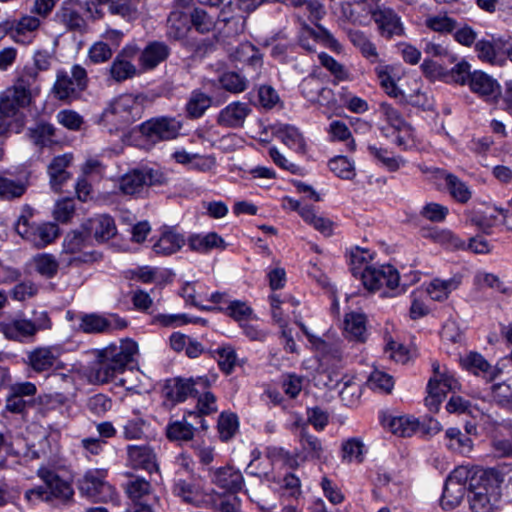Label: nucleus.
<instances>
[{
  "label": "nucleus",
  "instance_id": "nucleus-56",
  "mask_svg": "<svg viewBox=\"0 0 512 512\" xmlns=\"http://www.w3.org/2000/svg\"><path fill=\"white\" fill-rule=\"evenodd\" d=\"M211 105V99L204 93H193L186 105L187 113L192 118H198Z\"/></svg>",
  "mask_w": 512,
  "mask_h": 512
},
{
  "label": "nucleus",
  "instance_id": "nucleus-39",
  "mask_svg": "<svg viewBox=\"0 0 512 512\" xmlns=\"http://www.w3.org/2000/svg\"><path fill=\"white\" fill-rule=\"evenodd\" d=\"M28 137L34 145L43 148L52 145L55 128L49 123L39 122L35 126L28 128Z\"/></svg>",
  "mask_w": 512,
  "mask_h": 512
},
{
  "label": "nucleus",
  "instance_id": "nucleus-6",
  "mask_svg": "<svg viewBox=\"0 0 512 512\" xmlns=\"http://www.w3.org/2000/svg\"><path fill=\"white\" fill-rule=\"evenodd\" d=\"M51 327V321L46 311H34L32 318H15L3 324L2 331L7 339L23 341L32 338L39 330Z\"/></svg>",
  "mask_w": 512,
  "mask_h": 512
},
{
  "label": "nucleus",
  "instance_id": "nucleus-45",
  "mask_svg": "<svg viewBox=\"0 0 512 512\" xmlns=\"http://www.w3.org/2000/svg\"><path fill=\"white\" fill-rule=\"evenodd\" d=\"M60 21L70 30L83 31L86 26L84 18L71 3H65L58 14Z\"/></svg>",
  "mask_w": 512,
  "mask_h": 512
},
{
  "label": "nucleus",
  "instance_id": "nucleus-46",
  "mask_svg": "<svg viewBox=\"0 0 512 512\" xmlns=\"http://www.w3.org/2000/svg\"><path fill=\"white\" fill-rule=\"evenodd\" d=\"M79 329L84 333L98 334L109 332L107 317L98 314H85L81 317Z\"/></svg>",
  "mask_w": 512,
  "mask_h": 512
},
{
  "label": "nucleus",
  "instance_id": "nucleus-41",
  "mask_svg": "<svg viewBox=\"0 0 512 512\" xmlns=\"http://www.w3.org/2000/svg\"><path fill=\"white\" fill-rule=\"evenodd\" d=\"M460 284L457 278H450L447 280L434 279L431 281L427 288V293L431 299L436 301H443L448 298L449 294L456 290Z\"/></svg>",
  "mask_w": 512,
  "mask_h": 512
},
{
  "label": "nucleus",
  "instance_id": "nucleus-64",
  "mask_svg": "<svg viewBox=\"0 0 512 512\" xmlns=\"http://www.w3.org/2000/svg\"><path fill=\"white\" fill-rule=\"evenodd\" d=\"M492 399L500 406L512 409V387L507 383L494 385L492 387Z\"/></svg>",
  "mask_w": 512,
  "mask_h": 512
},
{
  "label": "nucleus",
  "instance_id": "nucleus-23",
  "mask_svg": "<svg viewBox=\"0 0 512 512\" xmlns=\"http://www.w3.org/2000/svg\"><path fill=\"white\" fill-rule=\"evenodd\" d=\"M383 425L399 437H411L423 428L417 418L408 415L389 416L383 420Z\"/></svg>",
  "mask_w": 512,
  "mask_h": 512
},
{
  "label": "nucleus",
  "instance_id": "nucleus-32",
  "mask_svg": "<svg viewBox=\"0 0 512 512\" xmlns=\"http://www.w3.org/2000/svg\"><path fill=\"white\" fill-rule=\"evenodd\" d=\"M344 332L348 339L364 342L367 338L366 318L361 313H349L345 316Z\"/></svg>",
  "mask_w": 512,
  "mask_h": 512
},
{
  "label": "nucleus",
  "instance_id": "nucleus-52",
  "mask_svg": "<svg viewBox=\"0 0 512 512\" xmlns=\"http://www.w3.org/2000/svg\"><path fill=\"white\" fill-rule=\"evenodd\" d=\"M330 170L339 178L352 179L355 176L354 164L345 156H337L328 163Z\"/></svg>",
  "mask_w": 512,
  "mask_h": 512
},
{
  "label": "nucleus",
  "instance_id": "nucleus-63",
  "mask_svg": "<svg viewBox=\"0 0 512 512\" xmlns=\"http://www.w3.org/2000/svg\"><path fill=\"white\" fill-rule=\"evenodd\" d=\"M394 139L393 142L403 150H407L414 146L415 144V135L413 128L408 124H404L403 126L393 129Z\"/></svg>",
  "mask_w": 512,
  "mask_h": 512
},
{
  "label": "nucleus",
  "instance_id": "nucleus-29",
  "mask_svg": "<svg viewBox=\"0 0 512 512\" xmlns=\"http://www.w3.org/2000/svg\"><path fill=\"white\" fill-rule=\"evenodd\" d=\"M251 112L244 103L235 102L225 107L218 116V123L227 127H237L243 124Z\"/></svg>",
  "mask_w": 512,
  "mask_h": 512
},
{
  "label": "nucleus",
  "instance_id": "nucleus-47",
  "mask_svg": "<svg viewBox=\"0 0 512 512\" xmlns=\"http://www.w3.org/2000/svg\"><path fill=\"white\" fill-rule=\"evenodd\" d=\"M110 76L116 82H123L127 79L133 78L137 74V68L131 61L120 59L115 57L110 69Z\"/></svg>",
  "mask_w": 512,
  "mask_h": 512
},
{
  "label": "nucleus",
  "instance_id": "nucleus-48",
  "mask_svg": "<svg viewBox=\"0 0 512 512\" xmlns=\"http://www.w3.org/2000/svg\"><path fill=\"white\" fill-rule=\"evenodd\" d=\"M445 181L451 196L460 203H466L471 198L469 187L453 174H446Z\"/></svg>",
  "mask_w": 512,
  "mask_h": 512
},
{
  "label": "nucleus",
  "instance_id": "nucleus-42",
  "mask_svg": "<svg viewBox=\"0 0 512 512\" xmlns=\"http://www.w3.org/2000/svg\"><path fill=\"white\" fill-rule=\"evenodd\" d=\"M166 436L171 441L188 442L193 439L194 427L185 417L182 420L171 421L166 427Z\"/></svg>",
  "mask_w": 512,
  "mask_h": 512
},
{
  "label": "nucleus",
  "instance_id": "nucleus-51",
  "mask_svg": "<svg viewBox=\"0 0 512 512\" xmlns=\"http://www.w3.org/2000/svg\"><path fill=\"white\" fill-rule=\"evenodd\" d=\"M318 31L313 30L307 24H303V28L317 41L322 42L329 49L340 52L342 49L338 40L322 25L316 24Z\"/></svg>",
  "mask_w": 512,
  "mask_h": 512
},
{
  "label": "nucleus",
  "instance_id": "nucleus-62",
  "mask_svg": "<svg viewBox=\"0 0 512 512\" xmlns=\"http://www.w3.org/2000/svg\"><path fill=\"white\" fill-rule=\"evenodd\" d=\"M318 58L321 65L324 66L327 70H329L337 80L343 81L348 79V70L338 61H336L332 56L322 52L318 55Z\"/></svg>",
  "mask_w": 512,
  "mask_h": 512
},
{
  "label": "nucleus",
  "instance_id": "nucleus-25",
  "mask_svg": "<svg viewBox=\"0 0 512 512\" xmlns=\"http://www.w3.org/2000/svg\"><path fill=\"white\" fill-rule=\"evenodd\" d=\"M128 459L136 468H142L148 472L158 470L156 455L149 446L130 445L127 447Z\"/></svg>",
  "mask_w": 512,
  "mask_h": 512
},
{
  "label": "nucleus",
  "instance_id": "nucleus-2",
  "mask_svg": "<svg viewBox=\"0 0 512 512\" xmlns=\"http://www.w3.org/2000/svg\"><path fill=\"white\" fill-rule=\"evenodd\" d=\"M373 255L370 251L356 247L350 253V269L355 277H360L369 291H377L382 287L395 289L399 284V273L391 265H371Z\"/></svg>",
  "mask_w": 512,
  "mask_h": 512
},
{
  "label": "nucleus",
  "instance_id": "nucleus-21",
  "mask_svg": "<svg viewBox=\"0 0 512 512\" xmlns=\"http://www.w3.org/2000/svg\"><path fill=\"white\" fill-rule=\"evenodd\" d=\"M170 55V48L160 41L147 44L139 56V64L143 70H152L164 62Z\"/></svg>",
  "mask_w": 512,
  "mask_h": 512
},
{
  "label": "nucleus",
  "instance_id": "nucleus-58",
  "mask_svg": "<svg viewBox=\"0 0 512 512\" xmlns=\"http://www.w3.org/2000/svg\"><path fill=\"white\" fill-rule=\"evenodd\" d=\"M448 213V207L435 202L425 204L419 212L422 218L435 223L443 222Z\"/></svg>",
  "mask_w": 512,
  "mask_h": 512
},
{
  "label": "nucleus",
  "instance_id": "nucleus-13",
  "mask_svg": "<svg viewBox=\"0 0 512 512\" xmlns=\"http://www.w3.org/2000/svg\"><path fill=\"white\" fill-rule=\"evenodd\" d=\"M16 232L37 248H43L52 243L59 236V228L54 223L31 225L26 216H20L16 225Z\"/></svg>",
  "mask_w": 512,
  "mask_h": 512
},
{
  "label": "nucleus",
  "instance_id": "nucleus-55",
  "mask_svg": "<svg viewBox=\"0 0 512 512\" xmlns=\"http://www.w3.org/2000/svg\"><path fill=\"white\" fill-rule=\"evenodd\" d=\"M36 271L46 278H53L59 268L56 258L50 254H41L34 258Z\"/></svg>",
  "mask_w": 512,
  "mask_h": 512
},
{
  "label": "nucleus",
  "instance_id": "nucleus-15",
  "mask_svg": "<svg viewBox=\"0 0 512 512\" xmlns=\"http://www.w3.org/2000/svg\"><path fill=\"white\" fill-rule=\"evenodd\" d=\"M162 175L152 168L133 169L124 174L119 180V190L124 195L140 194L146 186L161 183Z\"/></svg>",
  "mask_w": 512,
  "mask_h": 512
},
{
  "label": "nucleus",
  "instance_id": "nucleus-61",
  "mask_svg": "<svg viewBox=\"0 0 512 512\" xmlns=\"http://www.w3.org/2000/svg\"><path fill=\"white\" fill-rule=\"evenodd\" d=\"M221 87L231 93H239L246 89V80L236 72H226L219 78Z\"/></svg>",
  "mask_w": 512,
  "mask_h": 512
},
{
  "label": "nucleus",
  "instance_id": "nucleus-24",
  "mask_svg": "<svg viewBox=\"0 0 512 512\" xmlns=\"http://www.w3.org/2000/svg\"><path fill=\"white\" fill-rule=\"evenodd\" d=\"M72 161L71 154H64L54 157L48 165V174L50 177V185L55 192L61 190L62 185L70 178L67 168Z\"/></svg>",
  "mask_w": 512,
  "mask_h": 512
},
{
  "label": "nucleus",
  "instance_id": "nucleus-34",
  "mask_svg": "<svg viewBox=\"0 0 512 512\" xmlns=\"http://www.w3.org/2000/svg\"><path fill=\"white\" fill-rule=\"evenodd\" d=\"M184 244L185 239L182 235L172 230H167L162 233L153 245V250L159 255H171L180 250Z\"/></svg>",
  "mask_w": 512,
  "mask_h": 512
},
{
  "label": "nucleus",
  "instance_id": "nucleus-37",
  "mask_svg": "<svg viewBox=\"0 0 512 512\" xmlns=\"http://www.w3.org/2000/svg\"><path fill=\"white\" fill-rule=\"evenodd\" d=\"M28 187V183L22 179H12L0 176V199L11 201L22 197Z\"/></svg>",
  "mask_w": 512,
  "mask_h": 512
},
{
  "label": "nucleus",
  "instance_id": "nucleus-38",
  "mask_svg": "<svg viewBox=\"0 0 512 512\" xmlns=\"http://www.w3.org/2000/svg\"><path fill=\"white\" fill-rule=\"evenodd\" d=\"M189 30L190 26L187 20V16L181 11H172L167 19L168 38L173 40H181L186 36Z\"/></svg>",
  "mask_w": 512,
  "mask_h": 512
},
{
  "label": "nucleus",
  "instance_id": "nucleus-49",
  "mask_svg": "<svg viewBox=\"0 0 512 512\" xmlns=\"http://www.w3.org/2000/svg\"><path fill=\"white\" fill-rule=\"evenodd\" d=\"M90 241L91 239L86 231H72L66 235L63 242V249L66 253H77L87 248Z\"/></svg>",
  "mask_w": 512,
  "mask_h": 512
},
{
  "label": "nucleus",
  "instance_id": "nucleus-53",
  "mask_svg": "<svg viewBox=\"0 0 512 512\" xmlns=\"http://www.w3.org/2000/svg\"><path fill=\"white\" fill-rule=\"evenodd\" d=\"M173 493L188 504L197 505L201 500V495L195 487L185 480H178L174 483Z\"/></svg>",
  "mask_w": 512,
  "mask_h": 512
},
{
  "label": "nucleus",
  "instance_id": "nucleus-19",
  "mask_svg": "<svg viewBox=\"0 0 512 512\" xmlns=\"http://www.w3.org/2000/svg\"><path fill=\"white\" fill-rule=\"evenodd\" d=\"M59 355L57 347H36L27 353L26 363L33 371L41 373L55 368Z\"/></svg>",
  "mask_w": 512,
  "mask_h": 512
},
{
  "label": "nucleus",
  "instance_id": "nucleus-8",
  "mask_svg": "<svg viewBox=\"0 0 512 512\" xmlns=\"http://www.w3.org/2000/svg\"><path fill=\"white\" fill-rule=\"evenodd\" d=\"M39 475L45 483V488L37 487L27 491V499L30 500L32 497L46 501L56 499L62 503H67L72 499L74 490L67 481L62 480L56 473L50 470H40Z\"/></svg>",
  "mask_w": 512,
  "mask_h": 512
},
{
  "label": "nucleus",
  "instance_id": "nucleus-22",
  "mask_svg": "<svg viewBox=\"0 0 512 512\" xmlns=\"http://www.w3.org/2000/svg\"><path fill=\"white\" fill-rule=\"evenodd\" d=\"M504 45L505 41L501 39L480 40L475 44V51L481 61L493 66L503 67Z\"/></svg>",
  "mask_w": 512,
  "mask_h": 512
},
{
  "label": "nucleus",
  "instance_id": "nucleus-4",
  "mask_svg": "<svg viewBox=\"0 0 512 512\" xmlns=\"http://www.w3.org/2000/svg\"><path fill=\"white\" fill-rule=\"evenodd\" d=\"M498 475L495 470L485 471L469 483V504L473 512H493L500 501Z\"/></svg>",
  "mask_w": 512,
  "mask_h": 512
},
{
  "label": "nucleus",
  "instance_id": "nucleus-18",
  "mask_svg": "<svg viewBox=\"0 0 512 512\" xmlns=\"http://www.w3.org/2000/svg\"><path fill=\"white\" fill-rule=\"evenodd\" d=\"M293 427L298 430V440L301 447V453L304 459L320 460L324 457L325 447L321 439L309 433L307 423L302 420L294 422Z\"/></svg>",
  "mask_w": 512,
  "mask_h": 512
},
{
  "label": "nucleus",
  "instance_id": "nucleus-5",
  "mask_svg": "<svg viewBox=\"0 0 512 512\" xmlns=\"http://www.w3.org/2000/svg\"><path fill=\"white\" fill-rule=\"evenodd\" d=\"M361 5L371 15L380 36L392 39L395 36L405 35L401 17L392 8L380 5L377 0H363Z\"/></svg>",
  "mask_w": 512,
  "mask_h": 512
},
{
  "label": "nucleus",
  "instance_id": "nucleus-60",
  "mask_svg": "<svg viewBox=\"0 0 512 512\" xmlns=\"http://www.w3.org/2000/svg\"><path fill=\"white\" fill-rule=\"evenodd\" d=\"M86 407L91 414L101 417L111 410L112 400L104 394H95L87 400Z\"/></svg>",
  "mask_w": 512,
  "mask_h": 512
},
{
  "label": "nucleus",
  "instance_id": "nucleus-36",
  "mask_svg": "<svg viewBox=\"0 0 512 512\" xmlns=\"http://www.w3.org/2000/svg\"><path fill=\"white\" fill-rule=\"evenodd\" d=\"M278 138L290 149L297 153L304 154L306 152V142L298 128L292 125L279 126Z\"/></svg>",
  "mask_w": 512,
  "mask_h": 512
},
{
  "label": "nucleus",
  "instance_id": "nucleus-50",
  "mask_svg": "<svg viewBox=\"0 0 512 512\" xmlns=\"http://www.w3.org/2000/svg\"><path fill=\"white\" fill-rule=\"evenodd\" d=\"M191 25L201 34L209 33L215 28V20L202 8H194L190 13Z\"/></svg>",
  "mask_w": 512,
  "mask_h": 512
},
{
  "label": "nucleus",
  "instance_id": "nucleus-3",
  "mask_svg": "<svg viewBox=\"0 0 512 512\" xmlns=\"http://www.w3.org/2000/svg\"><path fill=\"white\" fill-rule=\"evenodd\" d=\"M143 106L132 94H123L109 102L99 123L109 132L125 129L142 117Z\"/></svg>",
  "mask_w": 512,
  "mask_h": 512
},
{
  "label": "nucleus",
  "instance_id": "nucleus-14",
  "mask_svg": "<svg viewBox=\"0 0 512 512\" xmlns=\"http://www.w3.org/2000/svg\"><path fill=\"white\" fill-rule=\"evenodd\" d=\"M181 125L175 118L155 117L143 122L139 131L151 143L167 141L178 136Z\"/></svg>",
  "mask_w": 512,
  "mask_h": 512
},
{
  "label": "nucleus",
  "instance_id": "nucleus-10",
  "mask_svg": "<svg viewBox=\"0 0 512 512\" xmlns=\"http://www.w3.org/2000/svg\"><path fill=\"white\" fill-rule=\"evenodd\" d=\"M107 471L104 469H93L87 471L78 480L80 492L96 502L113 501L116 497L115 488L106 480Z\"/></svg>",
  "mask_w": 512,
  "mask_h": 512
},
{
  "label": "nucleus",
  "instance_id": "nucleus-17",
  "mask_svg": "<svg viewBox=\"0 0 512 512\" xmlns=\"http://www.w3.org/2000/svg\"><path fill=\"white\" fill-rule=\"evenodd\" d=\"M458 386V381L453 376L431 377L427 385L426 406L430 411H438L447 393L455 391Z\"/></svg>",
  "mask_w": 512,
  "mask_h": 512
},
{
  "label": "nucleus",
  "instance_id": "nucleus-28",
  "mask_svg": "<svg viewBox=\"0 0 512 512\" xmlns=\"http://www.w3.org/2000/svg\"><path fill=\"white\" fill-rule=\"evenodd\" d=\"M377 79L381 88L385 93L397 100L403 96V89L398 86L396 79L393 77V68L390 65H386L378 62V65L374 69Z\"/></svg>",
  "mask_w": 512,
  "mask_h": 512
},
{
  "label": "nucleus",
  "instance_id": "nucleus-33",
  "mask_svg": "<svg viewBox=\"0 0 512 512\" xmlns=\"http://www.w3.org/2000/svg\"><path fill=\"white\" fill-rule=\"evenodd\" d=\"M151 490L150 482L140 477L129 480L125 485V492L133 504L148 503L150 498L156 501L155 497H151Z\"/></svg>",
  "mask_w": 512,
  "mask_h": 512
},
{
  "label": "nucleus",
  "instance_id": "nucleus-35",
  "mask_svg": "<svg viewBox=\"0 0 512 512\" xmlns=\"http://www.w3.org/2000/svg\"><path fill=\"white\" fill-rule=\"evenodd\" d=\"M446 446L449 450L467 455L472 451L473 442L467 433H463L458 428H449L445 432Z\"/></svg>",
  "mask_w": 512,
  "mask_h": 512
},
{
  "label": "nucleus",
  "instance_id": "nucleus-44",
  "mask_svg": "<svg viewBox=\"0 0 512 512\" xmlns=\"http://www.w3.org/2000/svg\"><path fill=\"white\" fill-rule=\"evenodd\" d=\"M424 24L430 30L441 34H449L457 28L456 20L446 13L428 15Z\"/></svg>",
  "mask_w": 512,
  "mask_h": 512
},
{
  "label": "nucleus",
  "instance_id": "nucleus-11",
  "mask_svg": "<svg viewBox=\"0 0 512 512\" xmlns=\"http://www.w3.org/2000/svg\"><path fill=\"white\" fill-rule=\"evenodd\" d=\"M197 386L206 389L210 386V381L206 377L182 378L174 377L167 379L162 388V394L166 401L172 406L184 402L190 396L199 394Z\"/></svg>",
  "mask_w": 512,
  "mask_h": 512
},
{
  "label": "nucleus",
  "instance_id": "nucleus-57",
  "mask_svg": "<svg viewBox=\"0 0 512 512\" xmlns=\"http://www.w3.org/2000/svg\"><path fill=\"white\" fill-rule=\"evenodd\" d=\"M370 153L377 158L389 171H397L400 167L405 164V161L401 157H395L383 148L370 145L368 147Z\"/></svg>",
  "mask_w": 512,
  "mask_h": 512
},
{
  "label": "nucleus",
  "instance_id": "nucleus-27",
  "mask_svg": "<svg viewBox=\"0 0 512 512\" xmlns=\"http://www.w3.org/2000/svg\"><path fill=\"white\" fill-rule=\"evenodd\" d=\"M347 36L350 42L356 47L362 56L366 58L370 63L380 62L379 53L376 45L370 40V38L361 30L349 29L347 30Z\"/></svg>",
  "mask_w": 512,
  "mask_h": 512
},
{
  "label": "nucleus",
  "instance_id": "nucleus-40",
  "mask_svg": "<svg viewBox=\"0 0 512 512\" xmlns=\"http://www.w3.org/2000/svg\"><path fill=\"white\" fill-rule=\"evenodd\" d=\"M462 365L476 375L482 374L487 379L494 378V369L484 357L476 352L469 353L462 359Z\"/></svg>",
  "mask_w": 512,
  "mask_h": 512
},
{
  "label": "nucleus",
  "instance_id": "nucleus-1",
  "mask_svg": "<svg viewBox=\"0 0 512 512\" xmlns=\"http://www.w3.org/2000/svg\"><path fill=\"white\" fill-rule=\"evenodd\" d=\"M138 345L131 339L122 340L119 345L110 344L98 350L95 360L89 363L86 377L92 384L115 381L126 367L134 361Z\"/></svg>",
  "mask_w": 512,
  "mask_h": 512
},
{
  "label": "nucleus",
  "instance_id": "nucleus-59",
  "mask_svg": "<svg viewBox=\"0 0 512 512\" xmlns=\"http://www.w3.org/2000/svg\"><path fill=\"white\" fill-rule=\"evenodd\" d=\"M238 428L237 417L234 414L222 413L218 419V432L222 441L230 440Z\"/></svg>",
  "mask_w": 512,
  "mask_h": 512
},
{
  "label": "nucleus",
  "instance_id": "nucleus-30",
  "mask_svg": "<svg viewBox=\"0 0 512 512\" xmlns=\"http://www.w3.org/2000/svg\"><path fill=\"white\" fill-rule=\"evenodd\" d=\"M39 26L40 20L37 17L26 15L16 22L15 27L11 31V35L16 42L29 44Z\"/></svg>",
  "mask_w": 512,
  "mask_h": 512
},
{
  "label": "nucleus",
  "instance_id": "nucleus-31",
  "mask_svg": "<svg viewBox=\"0 0 512 512\" xmlns=\"http://www.w3.org/2000/svg\"><path fill=\"white\" fill-rule=\"evenodd\" d=\"M212 481L225 491L236 492L242 487L243 477L232 467H223L214 473Z\"/></svg>",
  "mask_w": 512,
  "mask_h": 512
},
{
  "label": "nucleus",
  "instance_id": "nucleus-54",
  "mask_svg": "<svg viewBox=\"0 0 512 512\" xmlns=\"http://www.w3.org/2000/svg\"><path fill=\"white\" fill-rule=\"evenodd\" d=\"M367 385L372 390L390 393L394 386V381L389 374L380 370H374L367 380Z\"/></svg>",
  "mask_w": 512,
  "mask_h": 512
},
{
  "label": "nucleus",
  "instance_id": "nucleus-20",
  "mask_svg": "<svg viewBox=\"0 0 512 512\" xmlns=\"http://www.w3.org/2000/svg\"><path fill=\"white\" fill-rule=\"evenodd\" d=\"M84 231L87 232L89 237L99 243H104L114 237L117 233V228L113 218L109 215H97L91 219H88L83 224Z\"/></svg>",
  "mask_w": 512,
  "mask_h": 512
},
{
  "label": "nucleus",
  "instance_id": "nucleus-7",
  "mask_svg": "<svg viewBox=\"0 0 512 512\" xmlns=\"http://www.w3.org/2000/svg\"><path fill=\"white\" fill-rule=\"evenodd\" d=\"M473 471L466 466L455 468L447 477L441 497V506L445 510L456 508L463 500L467 485L474 477Z\"/></svg>",
  "mask_w": 512,
  "mask_h": 512
},
{
  "label": "nucleus",
  "instance_id": "nucleus-9",
  "mask_svg": "<svg viewBox=\"0 0 512 512\" xmlns=\"http://www.w3.org/2000/svg\"><path fill=\"white\" fill-rule=\"evenodd\" d=\"M36 73L28 77L22 76L10 88L0 95V114L6 117H14L21 108L31 102L30 78H35Z\"/></svg>",
  "mask_w": 512,
  "mask_h": 512
},
{
  "label": "nucleus",
  "instance_id": "nucleus-16",
  "mask_svg": "<svg viewBox=\"0 0 512 512\" xmlns=\"http://www.w3.org/2000/svg\"><path fill=\"white\" fill-rule=\"evenodd\" d=\"M471 92L487 102L496 101L501 95L499 82L482 70H474L467 85Z\"/></svg>",
  "mask_w": 512,
  "mask_h": 512
},
{
  "label": "nucleus",
  "instance_id": "nucleus-43",
  "mask_svg": "<svg viewBox=\"0 0 512 512\" xmlns=\"http://www.w3.org/2000/svg\"><path fill=\"white\" fill-rule=\"evenodd\" d=\"M258 103L267 111L284 108V102L279 93L271 85H262L258 88Z\"/></svg>",
  "mask_w": 512,
  "mask_h": 512
},
{
  "label": "nucleus",
  "instance_id": "nucleus-12",
  "mask_svg": "<svg viewBox=\"0 0 512 512\" xmlns=\"http://www.w3.org/2000/svg\"><path fill=\"white\" fill-rule=\"evenodd\" d=\"M88 77L86 70L80 65H74L71 76L65 72H59L53 86L55 97L59 100L72 101L78 99L86 89Z\"/></svg>",
  "mask_w": 512,
  "mask_h": 512
},
{
  "label": "nucleus",
  "instance_id": "nucleus-26",
  "mask_svg": "<svg viewBox=\"0 0 512 512\" xmlns=\"http://www.w3.org/2000/svg\"><path fill=\"white\" fill-rule=\"evenodd\" d=\"M218 309L237 321L244 328L246 335L250 337V339H256V330L252 326L246 327L243 324L251 318L253 314L252 307L248 306L245 302L235 300L230 301L226 308L220 307Z\"/></svg>",
  "mask_w": 512,
  "mask_h": 512
}]
</instances>
